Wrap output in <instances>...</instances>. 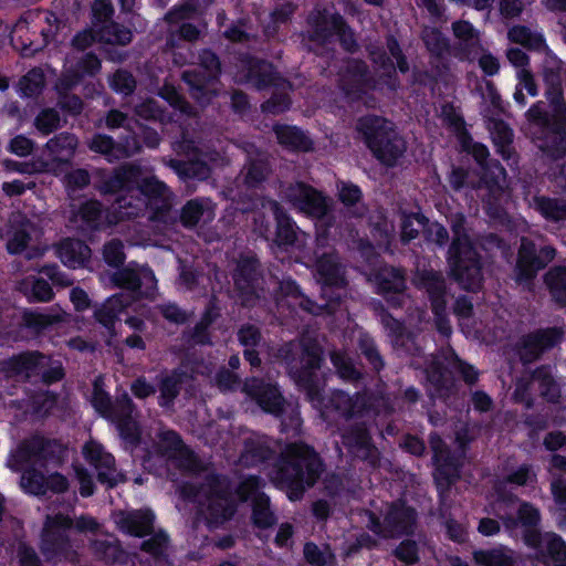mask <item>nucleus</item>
I'll use <instances>...</instances> for the list:
<instances>
[{
	"label": "nucleus",
	"instance_id": "nucleus-14",
	"mask_svg": "<svg viewBox=\"0 0 566 566\" xmlns=\"http://www.w3.org/2000/svg\"><path fill=\"white\" fill-rule=\"evenodd\" d=\"M289 200L304 213L314 218H322L327 212V202L321 193L314 189L297 184L291 187L286 193Z\"/></svg>",
	"mask_w": 566,
	"mask_h": 566
},
{
	"label": "nucleus",
	"instance_id": "nucleus-23",
	"mask_svg": "<svg viewBox=\"0 0 566 566\" xmlns=\"http://www.w3.org/2000/svg\"><path fill=\"white\" fill-rule=\"evenodd\" d=\"M201 65L208 72L207 76L196 78V75L187 72L184 74V77L192 86V96L200 103H203V92L209 90L212 85L210 80L214 78L219 72V61L213 53L207 51L201 55Z\"/></svg>",
	"mask_w": 566,
	"mask_h": 566
},
{
	"label": "nucleus",
	"instance_id": "nucleus-41",
	"mask_svg": "<svg viewBox=\"0 0 566 566\" xmlns=\"http://www.w3.org/2000/svg\"><path fill=\"white\" fill-rule=\"evenodd\" d=\"M427 220L419 214H403L401 216V240L409 242L417 238L420 231H426Z\"/></svg>",
	"mask_w": 566,
	"mask_h": 566
},
{
	"label": "nucleus",
	"instance_id": "nucleus-63",
	"mask_svg": "<svg viewBox=\"0 0 566 566\" xmlns=\"http://www.w3.org/2000/svg\"><path fill=\"white\" fill-rule=\"evenodd\" d=\"M90 181L88 175L85 170H73L65 176V184L69 188H82Z\"/></svg>",
	"mask_w": 566,
	"mask_h": 566
},
{
	"label": "nucleus",
	"instance_id": "nucleus-57",
	"mask_svg": "<svg viewBox=\"0 0 566 566\" xmlns=\"http://www.w3.org/2000/svg\"><path fill=\"white\" fill-rule=\"evenodd\" d=\"M268 172V168L264 163H253L247 168L244 180L249 186H253L261 181Z\"/></svg>",
	"mask_w": 566,
	"mask_h": 566
},
{
	"label": "nucleus",
	"instance_id": "nucleus-21",
	"mask_svg": "<svg viewBox=\"0 0 566 566\" xmlns=\"http://www.w3.org/2000/svg\"><path fill=\"white\" fill-rule=\"evenodd\" d=\"M244 390L258 401L264 411L276 415L282 410L283 398L275 387L258 379H251L245 382Z\"/></svg>",
	"mask_w": 566,
	"mask_h": 566
},
{
	"label": "nucleus",
	"instance_id": "nucleus-13",
	"mask_svg": "<svg viewBox=\"0 0 566 566\" xmlns=\"http://www.w3.org/2000/svg\"><path fill=\"white\" fill-rule=\"evenodd\" d=\"M83 455L97 470L101 483L113 486L123 481L122 474L114 468V458L97 442H87L83 447Z\"/></svg>",
	"mask_w": 566,
	"mask_h": 566
},
{
	"label": "nucleus",
	"instance_id": "nucleus-26",
	"mask_svg": "<svg viewBox=\"0 0 566 566\" xmlns=\"http://www.w3.org/2000/svg\"><path fill=\"white\" fill-rule=\"evenodd\" d=\"M315 268L325 296H327V287L339 286L343 283L342 269L334 254H324L316 261Z\"/></svg>",
	"mask_w": 566,
	"mask_h": 566
},
{
	"label": "nucleus",
	"instance_id": "nucleus-8",
	"mask_svg": "<svg viewBox=\"0 0 566 566\" xmlns=\"http://www.w3.org/2000/svg\"><path fill=\"white\" fill-rule=\"evenodd\" d=\"M492 511L503 520L509 530H514L518 525L528 527L535 525L539 520L536 509L526 503H517V501L506 497L500 492L492 505Z\"/></svg>",
	"mask_w": 566,
	"mask_h": 566
},
{
	"label": "nucleus",
	"instance_id": "nucleus-54",
	"mask_svg": "<svg viewBox=\"0 0 566 566\" xmlns=\"http://www.w3.org/2000/svg\"><path fill=\"white\" fill-rule=\"evenodd\" d=\"M539 209L546 218L559 220L566 217V206H558L551 199H542L539 201Z\"/></svg>",
	"mask_w": 566,
	"mask_h": 566
},
{
	"label": "nucleus",
	"instance_id": "nucleus-46",
	"mask_svg": "<svg viewBox=\"0 0 566 566\" xmlns=\"http://www.w3.org/2000/svg\"><path fill=\"white\" fill-rule=\"evenodd\" d=\"M99 39L113 44H127L132 40V32L116 23H109L101 31Z\"/></svg>",
	"mask_w": 566,
	"mask_h": 566
},
{
	"label": "nucleus",
	"instance_id": "nucleus-32",
	"mask_svg": "<svg viewBox=\"0 0 566 566\" xmlns=\"http://www.w3.org/2000/svg\"><path fill=\"white\" fill-rule=\"evenodd\" d=\"M315 36L317 39L325 38L324 32L331 28L340 38L344 48L348 51L353 50L355 40L353 33L346 29L342 17L331 15L328 19L324 18L323 22L315 21Z\"/></svg>",
	"mask_w": 566,
	"mask_h": 566
},
{
	"label": "nucleus",
	"instance_id": "nucleus-53",
	"mask_svg": "<svg viewBox=\"0 0 566 566\" xmlns=\"http://www.w3.org/2000/svg\"><path fill=\"white\" fill-rule=\"evenodd\" d=\"M104 259L113 266H117L124 261L123 244L119 241H111L104 247Z\"/></svg>",
	"mask_w": 566,
	"mask_h": 566
},
{
	"label": "nucleus",
	"instance_id": "nucleus-58",
	"mask_svg": "<svg viewBox=\"0 0 566 566\" xmlns=\"http://www.w3.org/2000/svg\"><path fill=\"white\" fill-rule=\"evenodd\" d=\"M99 206L95 201L86 202L80 210L77 217L87 224V227L95 226V221L99 218Z\"/></svg>",
	"mask_w": 566,
	"mask_h": 566
},
{
	"label": "nucleus",
	"instance_id": "nucleus-27",
	"mask_svg": "<svg viewBox=\"0 0 566 566\" xmlns=\"http://www.w3.org/2000/svg\"><path fill=\"white\" fill-rule=\"evenodd\" d=\"M60 260L69 268L83 266L91 256L90 248L81 241L64 240L57 249Z\"/></svg>",
	"mask_w": 566,
	"mask_h": 566
},
{
	"label": "nucleus",
	"instance_id": "nucleus-20",
	"mask_svg": "<svg viewBox=\"0 0 566 566\" xmlns=\"http://www.w3.org/2000/svg\"><path fill=\"white\" fill-rule=\"evenodd\" d=\"M99 69V61L92 54L69 57L65 66V75L57 84L59 91L70 88L85 75H93Z\"/></svg>",
	"mask_w": 566,
	"mask_h": 566
},
{
	"label": "nucleus",
	"instance_id": "nucleus-48",
	"mask_svg": "<svg viewBox=\"0 0 566 566\" xmlns=\"http://www.w3.org/2000/svg\"><path fill=\"white\" fill-rule=\"evenodd\" d=\"M304 555L308 563L316 566H332L334 563V556L328 547L321 549L312 543L305 545Z\"/></svg>",
	"mask_w": 566,
	"mask_h": 566
},
{
	"label": "nucleus",
	"instance_id": "nucleus-49",
	"mask_svg": "<svg viewBox=\"0 0 566 566\" xmlns=\"http://www.w3.org/2000/svg\"><path fill=\"white\" fill-rule=\"evenodd\" d=\"M44 82L45 75L43 71L32 70L20 81V88L24 95L31 96L40 92Z\"/></svg>",
	"mask_w": 566,
	"mask_h": 566
},
{
	"label": "nucleus",
	"instance_id": "nucleus-56",
	"mask_svg": "<svg viewBox=\"0 0 566 566\" xmlns=\"http://www.w3.org/2000/svg\"><path fill=\"white\" fill-rule=\"evenodd\" d=\"M59 124V116L56 112L49 109L42 112L35 122L36 128L44 134L52 132Z\"/></svg>",
	"mask_w": 566,
	"mask_h": 566
},
{
	"label": "nucleus",
	"instance_id": "nucleus-30",
	"mask_svg": "<svg viewBox=\"0 0 566 566\" xmlns=\"http://www.w3.org/2000/svg\"><path fill=\"white\" fill-rule=\"evenodd\" d=\"M263 207L269 210L276 220V243L280 245L293 244L297 239V234L291 220L280 211L277 205L273 201H269Z\"/></svg>",
	"mask_w": 566,
	"mask_h": 566
},
{
	"label": "nucleus",
	"instance_id": "nucleus-3",
	"mask_svg": "<svg viewBox=\"0 0 566 566\" xmlns=\"http://www.w3.org/2000/svg\"><path fill=\"white\" fill-rule=\"evenodd\" d=\"M321 472V462L306 446L291 444L286 448L282 464L273 478L291 491L289 497L294 500L304 488L312 485Z\"/></svg>",
	"mask_w": 566,
	"mask_h": 566
},
{
	"label": "nucleus",
	"instance_id": "nucleus-2",
	"mask_svg": "<svg viewBox=\"0 0 566 566\" xmlns=\"http://www.w3.org/2000/svg\"><path fill=\"white\" fill-rule=\"evenodd\" d=\"M46 448L42 439L36 438L24 442L11 452L8 467L14 471L25 470L21 476V488L31 494H43L48 490L62 492L66 490V479L57 473L44 478L41 469L44 467Z\"/></svg>",
	"mask_w": 566,
	"mask_h": 566
},
{
	"label": "nucleus",
	"instance_id": "nucleus-1",
	"mask_svg": "<svg viewBox=\"0 0 566 566\" xmlns=\"http://www.w3.org/2000/svg\"><path fill=\"white\" fill-rule=\"evenodd\" d=\"M102 190L118 193L113 211L107 216L109 224L125 218L137 217L147 207L155 211H163L170 206L166 186L149 171L139 167L116 172L105 182Z\"/></svg>",
	"mask_w": 566,
	"mask_h": 566
},
{
	"label": "nucleus",
	"instance_id": "nucleus-7",
	"mask_svg": "<svg viewBox=\"0 0 566 566\" xmlns=\"http://www.w3.org/2000/svg\"><path fill=\"white\" fill-rule=\"evenodd\" d=\"M92 403L96 411L102 416L111 418L112 421L116 422L117 428L123 438L134 441L138 437V427L134 418L132 417L130 401L125 400V405L122 407V411H113L111 409V402L108 396L102 390L99 380L94 384V392L92 397Z\"/></svg>",
	"mask_w": 566,
	"mask_h": 566
},
{
	"label": "nucleus",
	"instance_id": "nucleus-17",
	"mask_svg": "<svg viewBox=\"0 0 566 566\" xmlns=\"http://www.w3.org/2000/svg\"><path fill=\"white\" fill-rule=\"evenodd\" d=\"M112 281L115 285L123 286L128 291L142 290L140 293L146 296H151L156 290L155 275L150 269L145 266L138 269L125 268L115 273Z\"/></svg>",
	"mask_w": 566,
	"mask_h": 566
},
{
	"label": "nucleus",
	"instance_id": "nucleus-31",
	"mask_svg": "<svg viewBox=\"0 0 566 566\" xmlns=\"http://www.w3.org/2000/svg\"><path fill=\"white\" fill-rule=\"evenodd\" d=\"M127 298L125 293L112 296L95 312L96 319L111 333L115 331L117 316L127 303Z\"/></svg>",
	"mask_w": 566,
	"mask_h": 566
},
{
	"label": "nucleus",
	"instance_id": "nucleus-16",
	"mask_svg": "<svg viewBox=\"0 0 566 566\" xmlns=\"http://www.w3.org/2000/svg\"><path fill=\"white\" fill-rule=\"evenodd\" d=\"M545 80L552 86L547 91V97L553 107V126L556 129L554 132V139L560 138V149L556 151H566V107L562 102V92L558 87L559 80L555 72L545 73Z\"/></svg>",
	"mask_w": 566,
	"mask_h": 566
},
{
	"label": "nucleus",
	"instance_id": "nucleus-37",
	"mask_svg": "<svg viewBox=\"0 0 566 566\" xmlns=\"http://www.w3.org/2000/svg\"><path fill=\"white\" fill-rule=\"evenodd\" d=\"M163 440L166 443L165 452L169 457L175 458L178 455L180 458H185L187 463H185L184 465H186L188 469H192V467L196 462L195 457L187 448H185L182 446L178 436L175 432H172V431L164 432Z\"/></svg>",
	"mask_w": 566,
	"mask_h": 566
},
{
	"label": "nucleus",
	"instance_id": "nucleus-6",
	"mask_svg": "<svg viewBox=\"0 0 566 566\" xmlns=\"http://www.w3.org/2000/svg\"><path fill=\"white\" fill-rule=\"evenodd\" d=\"M226 489L223 480L210 476L208 483L199 491L193 494L185 492V496L193 497V501L199 503L209 522L219 523L233 514V502L226 494Z\"/></svg>",
	"mask_w": 566,
	"mask_h": 566
},
{
	"label": "nucleus",
	"instance_id": "nucleus-42",
	"mask_svg": "<svg viewBox=\"0 0 566 566\" xmlns=\"http://www.w3.org/2000/svg\"><path fill=\"white\" fill-rule=\"evenodd\" d=\"M474 560L481 566H509L511 556L502 548L474 552Z\"/></svg>",
	"mask_w": 566,
	"mask_h": 566
},
{
	"label": "nucleus",
	"instance_id": "nucleus-24",
	"mask_svg": "<svg viewBox=\"0 0 566 566\" xmlns=\"http://www.w3.org/2000/svg\"><path fill=\"white\" fill-rule=\"evenodd\" d=\"M154 515L150 511L133 513L119 512L115 515V523L125 533L144 536L153 528Z\"/></svg>",
	"mask_w": 566,
	"mask_h": 566
},
{
	"label": "nucleus",
	"instance_id": "nucleus-11",
	"mask_svg": "<svg viewBox=\"0 0 566 566\" xmlns=\"http://www.w3.org/2000/svg\"><path fill=\"white\" fill-rule=\"evenodd\" d=\"M525 541L539 549L535 566H541L539 564L548 566L551 562L554 566H566V545L559 536L553 533H546L543 536L530 534L526 535Z\"/></svg>",
	"mask_w": 566,
	"mask_h": 566
},
{
	"label": "nucleus",
	"instance_id": "nucleus-51",
	"mask_svg": "<svg viewBox=\"0 0 566 566\" xmlns=\"http://www.w3.org/2000/svg\"><path fill=\"white\" fill-rule=\"evenodd\" d=\"M423 40L428 49L434 54H441L447 49V41L436 29L427 28L423 31Z\"/></svg>",
	"mask_w": 566,
	"mask_h": 566
},
{
	"label": "nucleus",
	"instance_id": "nucleus-36",
	"mask_svg": "<svg viewBox=\"0 0 566 566\" xmlns=\"http://www.w3.org/2000/svg\"><path fill=\"white\" fill-rule=\"evenodd\" d=\"M388 50L390 52V57L387 60H384L381 55H376L373 53V60L376 64H379L381 69L385 70V72H388L391 69H395L397 66L401 73H405L408 71L407 62L405 61L401 51L395 40L388 41Z\"/></svg>",
	"mask_w": 566,
	"mask_h": 566
},
{
	"label": "nucleus",
	"instance_id": "nucleus-45",
	"mask_svg": "<svg viewBox=\"0 0 566 566\" xmlns=\"http://www.w3.org/2000/svg\"><path fill=\"white\" fill-rule=\"evenodd\" d=\"M430 444L434 453V461L438 465L439 475L437 479H440V475L447 474V470L449 465H453V460L447 451L444 442L438 436H431Z\"/></svg>",
	"mask_w": 566,
	"mask_h": 566
},
{
	"label": "nucleus",
	"instance_id": "nucleus-9",
	"mask_svg": "<svg viewBox=\"0 0 566 566\" xmlns=\"http://www.w3.org/2000/svg\"><path fill=\"white\" fill-rule=\"evenodd\" d=\"M49 359L38 354H23L4 363L2 370L8 376H23L29 377L33 374H42L48 382H52L62 378V367L55 364L50 371H42V368L48 365Z\"/></svg>",
	"mask_w": 566,
	"mask_h": 566
},
{
	"label": "nucleus",
	"instance_id": "nucleus-5",
	"mask_svg": "<svg viewBox=\"0 0 566 566\" xmlns=\"http://www.w3.org/2000/svg\"><path fill=\"white\" fill-rule=\"evenodd\" d=\"M367 144L379 161L392 166L403 154V139L381 118H365L360 122Z\"/></svg>",
	"mask_w": 566,
	"mask_h": 566
},
{
	"label": "nucleus",
	"instance_id": "nucleus-47",
	"mask_svg": "<svg viewBox=\"0 0 566 566\" xmlns=\"http://www.w3.org/2000/svg\"><path fill=\"white\" fill-rule=\"evenodd\" d=\"M382 291L400 292L405 287V279L399 270L384 269L378 276Z\"/></svg>",
	"mask_w": 566,
	"mask_h": 566
},
{
	"label": "nucleus",
	"instance_id": "nucleus-43",
	"mask_svg": "<svg viewBox=\"0 0 566 566\" xmlns=\"http://www.w3.org/2000/svg\"><path fill=\"white\" fill-rule=\"evenodd\" d=\"M247 80L258 87L266 86L275 82L272 65L265 62H258L250 67Z\"/></svg>",
	"mask_w": 566,
	"mask_h": 566
},
{
	"label": "nucleus",
	"instance_id": "nucleus-59",
	"mask_svg": "<svg viewBox=\"0 0 566 566\" xmlns=\"http://www.w3.org/2000/svg\"><path fill=\"white\" fill-rule=\"evenodd\" d=\"M338 196L343 203L350 206L360 199V190L354 185L342 182L338 187Z\"/></svg>",
	"mask_w": 566,
	"mask_h": 566
},
{
	"label": "nucleus",
	"instance_id": "nucleus-18",
	"mask_svg": "<svg viewBox=\"0 0 566 566\" xmlns=\"http://www.w3.org/2000/svg\"><path fill=\"white\" fill-rule=\"evenodd\" d=\"M413 522L415 512L411 509L406 507L403 504H398L390 507V510L387 512L384 521V528H381L379 523L373 518L371 530L385 537L396 536L408 532L411 528Z\"/></svg>",
	"mask_w": 566,
	"mask_h": 566
},
{
	"label": "nucleus",
	"instance_id": "nucleus-22",
	"mask_svg": "<svg viewBox=\"0 0 566 566\" xmlns=\"http://www.w3.org/2000/svg\"><path fill=\"white\" fill-rule=\"evenodd\" d=\"M40 231L22 214L12 216L10 230L8 231V250L11 253L22 251L28 242L38 239Z\"/></svg>",
	"mask_w": 566,
	"mask_h": 566
},
{
	"label": "nucleus",
	"instance_id": "nucleus-4",
	"mask_svg": "<svg viewBox=\"0 0 566 566\" xmlns=\"http://www.w3.org/2000/svg\"><path fill=\"white\" fill-rule=\"evenodd\" d=\"M463 217L455 216L452 220L454 239L449 250V265L454 277L467 290L480 286L481 272L476 253L463 228Z\"/></svg>",
	"mask_w": 566,
	"mask_h": 566
},
{
	"label": "nucleus",
	"instance_id": "nucleus-55",
	"mask_svg": "<svg viewBox=\"0 0 566 566\" xmlns=\"http://www.w3.org/2000/svg\"><path fill=\"white\" fill-rule=\"evenodd\" d=\"M453 32L459 40H461L463 42H468L471 45L478 43V41H479L475 30L467 21H460V22L454 23Z\"/></svg>",
	"mask_w": 566,
	"mask_h": 566
},
{
	"label": "nucleus",
	"instance_id": "nucleus-35",
	"mask_svg": "<svg viewBox=\"0 0 566 566\" xmlns=\"http://www.w3.org/2000/svg\"><path fill=\"white\" fill-rule=\"evenodd\" d=\"M277 142L289 148L307 150L311 148L308 138L296 127L276 126L274 128Z\"/></svg>",
	"mask_w": 566,
	"mask_h": 566
},
{
	"label": "nucleus",
	"instance_id": "nucleus-62",
	"mask_svg": "<svg viewBox=\"0 0 566 566\" xmlns=\"http://www.w3.org/2000/svg\"><path fill=\"white\" fill-rule=\"evenodd\" d=\"M32 148V142L24 136H17L10 142V150L18 156L29 155Z\"/></svg>",
	"mask_w": 566,
	"mask_h": 566
},
{
	"label": "nucleus",
	"instance_id": "nucleus-19",
	"mask_svg": "<svg viewBox=\"0 0 566 566\" xmlns=\"http://www.w3.org/2000/svg\"><path fill=\"white\" fill-rule=\"evenodd\" d=\"M238 496L242 501L251 500L253 502V520L259 526L265 527L273 522V517L268 506V499L260 492V482L255 478H250L240 485Z\"/></svg>",
	"mask_w": 566,
	"mask_h": 566
},
{
	"label": "nucleus",
	"instance_id": "nucleus-38",
	"mask_svg": "<svg viewBox=\"0 0 566 566\" xmlns=\"http://www.w3.org/2000/svg\"><path fill=\"white\" fill-rule=\"evenodd\" d=\"M21 290L28 297L42 302L51 300L53 295L51 286L43 279L28 277L22 282Z\"/></svg>",
	"mask_w": 566,
	"mask_h": 566
},
{
	"label": "nucleus",
	"instance_id": "nucleus-12",
	"mask_svg": "<svg viewBox=\"0 0 566 566\" xmlns=\"http://www.w3.org/2000/svg\"><path fill=\"white\" fill-rule=\"evenodd\" d=\"M72 525L71 520L63 514L48 515L42 532L41 549L49 559L53 558L56 553L62 552L65 532Z\"/></svg>",
	"mask_w": 566,
	"mask_h": 566
},
{
	"label": "nucleus",
	"instance_id": "nucleus-28",
	"mask_svg": "<svg viewBox=\"0 0 566 566\" xmlns=\"http://www.w3.org/2000/svg\"><path fill=\"white\" fill-rule=\"evenodd\" d=\"M560 339V334L556 329H548L530 336L524 345L521 356L528 361L535 358L541 352L553 346Z\"/></svg>",
	"mask_w": 566,
	"mask_h": 566
},
{
	"label": "nucleus",
	"instance_id": "nucleus-61",
	"mask_svg": "<svg viewBox=\"0 0 566 566\" xmlns=\"http://www.w3.org/2000/svg\"><path fill=\"white\" fill-rule=\"evenodd\" d=\"M197 11V2L195 0H189L185 2L178 9L168 13L167 18L171 22H177L180 19L190 18L193 12Z\"/></svg>",
	"mask_w": 566,
	"mask_h": 566
},
{
	"label": "nucleus",
	"instance_id": "nucleus-29",
	"mask_svg": "<svg viewBox=\"0 0 566 566\" xmlns=\"http://www.w3.org/2000/svg\"><path fill=\"white\" fill-rule=\"evenodd\" d=\"M214 217L213 205L210 200L196 199L189 201L182 209L181 221L185 226L191 227L198 222H208Z\"/></svg>",
	"mask_w": 566,
	"mask_h": 566
},
{
	"label": "nucleus",
	"instance_id": "nucleus-50",
	"mask_svg": "<svg viewBox=\"0 0 566 566\" xmlns=\"http://www.w3.org/2000/svg\"><path fill=\"white\" fill-rule=\"evenodd\" d=\"M332 361L342 378L355 379L358 377V371L347 355L342 353H334L332 355Z\"/></svg>",
	"mask_w": 566,
	"mask_h": 566
},
{
	"label": "nucleus",
	"instance_id": "nucleus-10",
	"mask_svg": "<svg viewBox=\"0 0 566 566\" xmlns=\"http://www.w3.org/2000/svg\"><path fill=\"white\" fill-rule=\"evenodd\" d=\"M77 140L72 135H60L51 139L46 144L45 150L42 153L41 159L33 163L32 168L27 171L38 172L43 170H54L55 163H64L70 159Z\"/></svg>",
	"mask_w": 566,
	"mask_h": 566
},
{
	"label": "nucleus",
	"instance_id": "nucleus-40",
	"mask_svg": "<svg viewBox=\"0 0 566 566\" xmlns=\"http://www.w3.org/2000/svg\"><path fill=\"white\" fill-rule=\"evenodd\" d=\"M302 361L304 363V370L300 374L294 373L293 377L300 384H306L312 374V370L319 366L321 349L317 345L306 348L303 353Z\"/></svg>",
	"mask_w": 566,
	"mask_h": 566
},
{
	"label": "nucleus",
	"instance_id": "nucleus-33",
	"mask_svg": "<svg viewBox=\"0 0 566 566\" xmlns=\"http://www.w3.org/2000/svg\"><path fill=\"white\" fill-rule=\"evenodd\" d=\"M417 284L429 293L433 311L437 315H440V310L444 303L442 300L443 281L441 276L433 272H424L417 277Z\"/></svg>",
	"mask_w": 566,
	"mask_h": 566
},
{
	"label": "nucleus",
	"instance_id": "nucleus-44",
	"mask_svg": "<svg viewBox=\"0 0 566 566\" xmlns=\"http://www.w3.org/2000/svg\"><path fill=\"white\" fill-rule=\"evenodd\" d=\"M546 284L558 301H566V269L555 268L546 274Z\"/></svg>",
	"mask_w": 566,
	"mask_h": 566
},
{
	"label": "nucleus",
	"instance_id": "nucleus-25",
	"mask_svg": "<svg viewBox=\"0 0 566 566\" xmlns=\"http://www.w3.org/2000/svg\"><path fill=\"white\" fill-rule=\"evenodd\" d=\"M136 136L137 133H135L132 143L127 140L126 146H120L114 145L113 140L107 136L97 135L92 139L90 147L92 150L105 155L108 161H113L115 159L128 157L139 149Z\"/></svg>",
	"mask_w": 566,
	"mask_h": 566
},
{
	"label": "nucleus",
	"instance_id": "nucleus-39",
	"mask_svg": "<svg viewBox=\"0 0 566 566\" xmlns=\"http://www.w3.org/2000/svg\"><path fill=\"white\" fill-rule=\"evenodd\" d=\"M507 36L511 42L518 43L527 49H538L543 45L541 34L531 32L525 27H513L510 29Z\"/></svg>",
	"mask_w": 566,
	"mask_h": 566
},
{
	"label": "nucleus",
	"instance_id": "nucleus-15",
	"mask_svg": "<svg viewBox=\"0 0 566 566\" xmlns=\"http://www.w3.org/2000/svg\"><path fill=\"white\" fill-rule=\"evenodd\" d=\"M554 255L555 251L549 247L542 249L539 253L536 254L534 244L523 240L518 252L517 280L524 281L531 279L547 262L552 261Z\"/></svg>",
	"mask_w": 566,
	"mask_h": 566
},
{
	"label": "nucleus",
	"instance_id": "nucleus-64",
	"mask_svg": "<svg viewBox=\"0 0 566 566\" xmlns=\"http://www.w3.org/2000/svg\"><path fill=\"white\" fill-rule=\"evenodd\" d=\"M167 545V536L164 533L157 534L146 541L143 545L144 549L151 554H160Z\"/></svg>",
	"mask_w": 566,
	"mask_h": 566
},
{
	"label": "nucleus",
	"instance_id": "nucleus-60",
	"mask_svg": "<svg viewBox=\"0 0 566 566\" xmlns=\"http://www.w3.org/2000/svg\"><path fill=\"white\" fill-rule=\"evenodd\" d=\"M424 234L429 241H432L437 244H443L448 238L447 230L438 222H432L429 224L426 222Z\"/></svg>",
	"mask_w": 566,
	"mask_h": 566
},
{
	"label": "nucleus",
	"instance_id": "nucleus-34",
	"mask_svg": "<svg viewBox=\"0 0 566 566\" xmlns=\"http://www.w3.org/2000/svg\"><path fill=\"white\" fill-rule=\"evenodd\" d=\"M506 55L509 61L516 69H518L517 78L521 82V84H524L526 92L531 96H535L537 94L536 86L534 84L531 73L528 72V70L525 69V66L528 63L527 55L520 49H509Z\"/></svg>",
	"mask_w": 566,
	"mask_h": 566
},
{
	"label": "nucleus",
	"instance_id": "nucleus-52",
	"mask_svg": "<svg viewBox=\"0 0 566 566\" xmlns=\"http://www.w3.org/2000/svg\"><path fill=\"white\" fill-rule=\"evenodd\" d=\"M111 86L114 91L118 93L128 94L135 87V80L132 77L130 74L119 71L116 72L112 77Z\"/></svg>",
	"mask_w": 566,
	"mask_h": 566
}]
</instances>
